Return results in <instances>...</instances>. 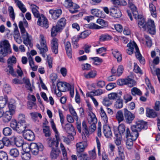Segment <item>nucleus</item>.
Masks as SVG:
<instances>
[{"mask_svg":"<svg viewBox=\"0 0 160 160\" xmlns=\"http://www.w3.org/2000/svg\"><path fill=\"white\" fill-rule=\"evenodd\" d=\"M50 123L52 128L55 133V136L56 138V140H55L54 139L50 138L47 139V141L49 147L52 148V149L55 148H57L58 146L59 141L60 140L59 135L53 120H51Z\"/></svg>","mask_w":160,"mask_h":160,"instance_id":"f257e3e1","label":"nucleus"},{"mask_svg":"<svg viewBox=\"0 0 160 160\" xmlns=\"http://www.w3.org/2000/svg\"><path fill=\"white\" fill-rule=\"evenodd\" d=\"M39 42L40 45L37 44L36 47L39 49L40 53L43 57H45L46 56L45 53L48 51V49L45 38L42 34L40 35Z\"/></svg>","mask_w":160,"mask_h":160,"instance_id":"f03ea898","label":"nucleus"},{"mask_svg":"<svg viewBox=\"0 0 160 160\" xmlns=\"http://www.w3.org/2000/svg\"><path fill=\"white\" fill-rule=\"evenodd\" d=\"M66 22V20L64 18H60L57 22L56 25L52 27L51 31V36H56L57 33L60 32L65 26Z\"/></svg>","mask_w":160,"mask_h":160,"instance_id":"7ed1b4c3","label":"nucleus"},{"mask_svg":"<svg viewBox=\"0 0 160 160\" xmlns=\"http://www.w3.org/2000/svg\"><path fill=\"white\" fill-rule=\"evenodd\" d=\"M10 45L8 41L4 40L0 42V55L3 57L6 56L8 52L10 51Z\"/></svg>","mask_w":160,"mask_h":160,"instance_id":"20e7f679","label":"nucleus"},{"mask_svg":"<svg viewBox=\"0 0 160 160\" xmlns=\"http://www.w3.org/2000/svg\"><path fill=\"white\" fill-rule=\"evenodd\" d=\"M90 117L88 119V122L90 125L89 127V133H92L96 128V124L97 122V119L95 115L92 112H90L88 114Z\"/></svg>","mask_w":160,"mask_h":160,"instance_id":"39448f33","label":"nucleus"},{"mask_svg":"<svg viewBox=\"0 0 160 160\" xmlns=\"http://www.w3.org/2000/svg\"><path fill=\"white\" fill-rule=\"evenodd\" d=\"M64 5V6L68 8L69 12L71 13H74L78 12V9L79 7L78 5L73 3L71 0H65Z\"/></svg>","mask_w":160,"mask_h":160,"instance_id":"423d86ee","label":"nucleus"},{"mask_svg":"<svg viewBox=\"0 0 160 160\" xmlns=\"http://www.w3.org/2000/svg\"><path fill=\"white\" fill-rule=\"evenodd\" d=\"M147 123L143 121H139L137 122L135 124L131 127L132 131L140 132L142 129H146L147 128Z\"/></svg>","mask_w":160,"mask_h":160,"instance_id":"0eeeda50","label":"nucleus"},{"mask_svg":"<svg viewBox=\"0 0 160 160\" xmlns=\"http://www.w3.org/2000/svg\"><path fill=\"white\" fill-rule=\"evenodd\" d=\"M145 28L148 30V33L152 35L156 33V30L154 21L151 19H148L145 23Z\"/></svg>","mask_w":160,"mask_h":160,"instance_id":"6e6552de","label":"nucleus"},{"mask_svg":"<svg viewBox=\"0 0 160 160\" xmlns=\"http://www.w3.org/2000/svg\"><path fill=\"white\" fill-rule=\"evenodd\" d=\"M43 148V145L41 143L37 144L35 143H32L29 146V148L31 152L34 155H37L39 151H42Z\"/></svg>","mask_w":160,"mask_h":160,"instance_id":"1a4fd4ad","label":"nucleus"},{"mask_svg":"<svg viewBox=\"0 0 160 160\" xmlns=\"http://www.w3.org/2000/svg\"><path fill=\"white\" fill-rule=\"evenodd\" d=\"M37 24L43 28H47L48 27V21L44 15L38 18Z\"/></svg>","mask_w":160,"mask_h":160,"instance_id":"9d476101","label":"nucleus"},{"mask_svg":"<svg viewBox=\"0 0 160 160\" xmlns=\"http://www.w3.org/2000/svg\"><path fill=\"white\" fill-rule=\"evenodd\" d=\"M124 113L126 122L128 123H131L135 118L134 115L132 113L126 108L124 109Z\"/></svg>","mask_w":160,"mask_h":160,"instance_id":"9b49d317","label":"nucleus"},{"mask_svg":"<svg viewBox=\"0 0 160 160\" xmlns=\"http://www.w3.org/2000/svg\"><path fill=\"white\" fill-rule=\"evenodd\" d=\"M87 146V142H81L77 143L76 144L77 149V155L78 156L79 154L84 153V151L85 147Z\"/></svg>","mask_w":160,"mask_h":160,"instance_id":"f8f14e48","label":"nucleus"},{"mask_svg":"<svg viewBox=\"0 0 160 160\" xmlns=\"http://www.w3.org/2000/svg\"><path fill=\"white\" fill-rule=\"evenodd\" d=\"M57 86L58 90L62 92L66 91L71 87V85L65 82H59L57 83Z\"/></svg>","mask_w":160,"mask_h":160,"instance_id":"ddd939ff","label":"nucleus"},{"mask_svg":"<svg viewBox=\"0 0 160 160\" xmlns=\"http://www.w3.org/2000/svg\"><path fill=\"white\" fill-rule=\"evenodd\" d=\"M110 13L111 16L115 18H119L122 15L120 10L118 8L114 7H112L110 8Z\"/></svg>","mask_w":160,"mask_h":160,"instance_id":"4468645a","label":"nucleus"},{"mask_svg":"<svg viewBox=\"0 0 160 160\" xmlns=\"http://www.w3.org/2000/svg\"><path fill=\"white\" fill-rule=\"evenodd\" d=\"M58 40L56 38H53L51 41V48L52 52L55 54L58 52Z\"/></svg>","mask_w":160,"mask_h":160,"instance_id":"2eb2a0df","label":"nucleus"},{"mask_svg":"<svg viewBox=\"0 0 160 160\" xmlns=\"http://www.w3.org/2000/svg\"><path fill=\"white\" fill-rule=\"evenodd\" d=\"M49 13L51 17L54 20L58 19L62 13V10L61 9L57 10L50 9L49 10Z\"/></svg>","mask_w":160,"mask_h":160,"instance_id":"dca6fc26","label":"nucleus"},{"mask_svg":"<svg viewBox=\"0 0 160 160\" xmlns=\"http://www.w3.org/2000/svg\"><path fill=\"white\" fill-rule=\"evenodd\" d=\"M25 138L29 141H32L35 138L34 133L30 130H27L23 133Z\"/></svg>","mask_w":160,"mask_h":160,"instance_id":"f3484780","label":"nucleus"},{"mask_svg":"<svg viewBox=\"0 0 160 160\" xmlns=\"http://www.w3.org/2000/svg\"><path fill=\"white\" fill-rule=\"evenodd\" d=\"M14 114L9 111H7L4 112L3 116V121L5 123L9 122L11 119L12 116Z\"/></svg>","mask_w":160,"mask_h":160,"instance_id":"a211bd4d","label":"nucleus"},{"mask_svg":"<svg viewBox=\"0 0 160 160\" xmlns=\"http://www.w3.org/2000/svg\"><path fill=\"white\" fill-rule=\"evenodd\" d=\"M127 47L128 48L126 51L127 53L129 55L132 54L133 52L134 49L137 47H138L136 43L134 42H130L127 45Z\"/></svg>","mask_w":160,"mask_h":160,"instance_id":"6ab92c4d","label":"nucleus"},{"mask_svg":"<svg viewBox=\"0 0 160 160\" xmlns=\"http://www.w3.org/2000/svg\"><path fill=\"white\" fill-rule=\"evenodd\" d=\"M103 132L104 136L107 138H110L112 135L110 127L105 123L103 126Z\"/></svg>","mask_w":160,"mask_h":160,"instance_id":"aec40b11","label":"nucleus"},{"mask_svg":"<svg viewBox=\"0 0 160 160\" xmlns=\"http://www.w3.org/2000/svg\"><path fill=\"white\" fill-rule=\"evenodd\" d=\"M137 136H132V138H126L127 139L126 141V144L127 148L128 149H131L133 147V141H135L137 139Z\"/></svg>","mask_w":160,"mask_h":160,"instance_id":"412c9836","label":"nucleus"},{"mask_svg":"<svg viewBox=\"0 0 160 160\" xmlns=\"http://www.w3.org/2000/svg\"><path fill=\"white\" fill-rule=\"evenodd\" d=\"M64 46L67 54L68 57L71 58L72 56L71 46L70 42L67 41L64 42Z\"/></svg>","mask_w":160,"mask_h":160,"instance_id":"4be33fe9","label":"nucleus"},{"mask_svg":"<svg viewBox=\"0 0 160 160\" xmlns=\"http://www.w3.org/2000/svg\"><path fill=\"white\" fill-rule=\"evenodd\" d=\"M28 126V124H24L18 123L16 129L15 130L18 133H20L25 132V129Z\"/></svg>","mask_w":160,"mask_h":160,"instance_id":"5701e85b","label":"nucleus"},{"mask_svg":"<svg viewBox=\"0 0 160 160\" xmlns=\"http://www.w3.org/2000/svg\"><path fill=\"white\" fill-rule=\"evenodd\" d=\"M135 51V53L136 58L138 59L141 64H144L145 63L144 59L140 54L138 47L136 48Z\"/></svg>","mask_w":160,"mask_h":160,"instance_id":"b1692460","label":"nucleus"},{"mask_svg":"<svg viewBox=\"0 0 160 160\" xmlns=\"http://www.w3.org/2000/svg\"><path fill=\"white\" fill-rule=\"evenodd\" d=\"M38 8L35 5L32 6V13L34 17L37 18H39L43 15V14L40 13L38 11Z\"/></svg>","mask_w":160,"mask_h":160,"instance_id":"393cba45","label":"nucleus"},{"mask_svg":"<svg viewBox=\"0 0 160 160\" xmlns=\"http://www.w3.org/2000/svg\"><path fill=\"white\" fill-rule=\"evenodd\" d=\"M112 53L114 57L117 59L118 62H120L122 60L121 54L116 49H112Z\"/></svg>","mask_w":160,"mask_h":160,"instance_id":"a878e982","label":"nucleus"},{"mask_svg":"<svg viewBox=\"0 0 160 160\" xmlns=\"http://www.w3.org/2000/svg\"><path fill=\"white\" fill-rule=\"evenodd\" d=\"M125 137L126 138H132V136H137V138L138 136L139 133L137 131L134 132L132 131V132L131 133L129 129L128 128H126V132Z\"/></svg>","mask_w":160,"mask_h":160,"instance_id":"bb28decb","label":"nucleus"},{"mask_svg":"<svg viewBox=\"0 0 160 160\" xmlns=\"http://www.w3.org/2000/svg\"><path fill=\"white\" fill-rule=\"evenodd\" d=\"M60 153V150L57 148H53L50 153V156L52 159H55L59 155Z\"/></svg>","mask_w":160,"mask_h":160,"instance_id":"cd10ccee","label":"nucleus"},{"mask_svg":"<svg viewBox=\"0 0 160 160\" xmlns=\"http://www.w3.org/2000/svg\"><path fill=\"white\" fill-rule=\"evenodd\" d=\"M149 7L151 15L153 18H156L157 16V13L156 7L152 3H149Z\"/></svg>","mask_w":160,"mask_h":160,"instance_id":"c85d7f7f","label":"nucleus"},{"mask_svg":"<svg viewBox=\"0 0 160 160\" xmlns=\"http://www.w3.org/2000/svg\"><path fill=\"white\" fill-rule=\"evenodd\" d=\"M16 103L15 100L13 99H11L9 102L8 107L9 110L13 113H15L16 109Z\"/></svg>","mask_w":160,"mask_h":160,"instance_id":"c756f323","label":"nucleus"},{"mask_svg":"<svg viewBox=\"0 0 160 160\" xmlns=\"http://www.w3.org/2000/svg\"><path fill=\"white\" fill-rule=\"evenodd\" d=\"M115 117L119 123L123 121L124 117L122 111L121 110L118 111L116 113Z\"/></svg>","mask_w":160,"mask_h":160,"instance_id":"7c9ffc66","label":"nucleus"},{"mask_svg":"<svg viewBox=\"0 0 160 160\" xmlns=\"http://www.w3.org/2000/svg\"><path fill=\"white\" fill-rule=\"evenodd\" d=\"M146 116L149 117L154 118L157 116V113L153 109L147 108L146 113Z\"/></svg>","mask_w":160,"mask_h":160,"instance_id":"2f4dec72","label":"nucleus"},{"mask_svg":"<svg viewBox=\"0 0 160 160\" xmlns=\"http://www.w3.org/2000/svg\"><path fill=\"white\" fill-rule=\"evenodd\" d=\"M5 71L7 72L8 74H11L14 77L17 76V74L13 69L12 65H8L7 68L5 69Z\"/></svg>","mask_w":160,"mask_h":160,"instance_id":"473e14b6","label":"nucleus"},{"mask_svg":"<svg viewBox=\"0 0 160 160\" xmlns=\"http://www.w3.org/2000/svg\"><path fill=\"white\" fill-rule=\"evenodd\" d=\"M115 129L117 130V128H114V134L116 136V138L115 140V142L117 145L119 146L121 143L122 138L121 136H118V132L115 131Z\"/></svg>","mask_w":160,"mask_h":160,"instance_id":"72a5a7b5","label":"nucleus"},{"mask_svg":"<svg viewBox=\"0 0 160 160\" xmlns=\"http://www.w3.org/2000/svg\"><path fill=\"white\" fill-rule=\"evenodd\" d=\"M100 114L101 117L102 119L104 121V123L106 124L108 122V118L106 115V114L103 110V108L102 107H101L100 108Z\"/></svg>","mask_w":160,"mask_h":160,"instance_id":"f704fd0d","label":"nucleus"},{"mask_svg":"<svg viewBox=\"0 0 160 160\" xmlns=\"http://www.w3.org/2000/svg\"><path fill=\"white\" fill-rule=\"evenodd\" d=\"M65 130L68 133L73 132L74 130V128L73 125L70 123H67L64 128Z\"/></svg>","mask_w":160,"mask_h":160,"instance_id":"c9c22d12","label":"nucleus"},{"mask_svg":"<svg viewBox=\"0 0 160 160\" xmlns=\"http://www.w3.org/2000/svg\"><path fill=\"white\" fill-rule=\"evenodd\" d=\"M18 123L20 124H28L26 121V119L25 115L23 114H20L19 115L18 117Z\"/></svg>","mask_w":160,"mask_h":160,"instance_id":"e433bc0d","label":"nucleus"},{"mask_svg":"<svg viewBox=\"0 0 160 160\" xmlns=\"http://www.w3.org/2000/svg\"><path fill=\"white\" fill-rule=\"evenodd\" d=\"M132 94L133 96L136 95L141 96L142 95V92L141 90L136 87H134L131 89Z\"/></svg>","mask_w":160,"mask_h":160,"instance_id":"4c0bfd02","label":"nucleus"},{"mask_svg":"<svg viewBox=\"0 0 160 160\" xmlns=\"http://www.w3.org/2000/svg\"><path fill=\"white\" fill-rule=\"evenodd\" d=\"M130 9L132 11L133 16L135 19L138 18V13L137 10V8L135 5L133 4L129 6Z\"/></svg>","mask_w":160,"mask_h":160,"instance_id":"58836bf2","label":"nucleus"},{"mask_svg":"<svg viewBox=\"0 0 160 160\" xmlns=\"http://www.w3.org/2000/svg\"><path fill=\"white\" fill-rule=\"evenodd\" d=\"M10 155L14 158L18 157L19 152L18 150L16 148H14L11 149L9 151Z\"/></svg>","mask_w":160,"mask_h":160,"instance_id":"ea45409f","label":"nucleus"},{"mask_svg":"<svg viewBox=\"0 0 160 160\" xmlns=\"http://www.w3.org/2000/svg\"><path fill=\"white\" fill-rule=\"evenodd\" d=\"M2 133L5 136H9L12 134V130L10 128L6 127L3 129Z\"/></svg>","mask_w":160,"mask_h":160,"instance_id":"a19ab883","label":"nucleus"},{"mask_svg":"<svg viewBox=\"0 0 160 160\" xmlns=\"http://www.w3.org/2000/svg\"><path fill=\"white\" fill-rule=\"evenodd\" d=\"M23 81L24 83L25 84L26 88L28 90H29L30 91H32V89L29 79L27 78H23Z\"/></svg>","mask_w":160,"mask_h":160,"instance_id":"79ce46f5","label":"nucleus"},{"mask_svg":"<svg viewBox=\"0 0 160 160\" xmlns=\"http://www.w3.org/2000/svg\"><path fill=\"white\" fill-rule=\"evenodd\" d=\"M43 132L46 137H50L51 135L50 128L49 126H44L43 128Z\"/></svg>","mask_w":160,"mask_h":160,"instance_id":"37998d69","label":"nucleus"},{"mask_svg":"<svg viewBox=\"0 0 160 160\" xmlns=\"http://www.w3.org/2000/svg\"><path fill=\"white\" fill-rule=\"evenodd\" d=\"M101 11L98 9H93L91 10V13L98 17H101Z\"/></svg>","mask_w":160,"mask_h":160,"instance_id":"c03bdc74","label":"nucleus"},{"mask_svg":"<svg viewBox=\"0 0 160 160\" xmlns=\"http://www.w3.org/2000/svg\"><path fill=\"white\" fill-rule=\"evenodd\" d=\"M3 91L7 94H9L11 92V88L10 86L8 84H5L3 86Z\"/></svg>","mask_w":160,"mask_h":160,"instance_id":"a18cd8bd","label":"nucleus"},{"mask_svg":"<svg viewBox=\"0 0 160 160\" xmlns=\"http://www.w3.org/2000/svg\"><path fill=\"white\" fill-rule=\"evenodd\" d=\"M126 79L128 80L127 83H126V85H128L129 87H132L136 84V82L134 80L130 78L129 77L126 78Z\"/></svg>","mask_w":160,"mask_h":160,"instance_id":"49530a36","label":"nucleus"},{"mask_svg":"<svg viewBox=\"0 0 160 160\" xmlns=\"http://www.w3.org/2000/svg\"><path fill=\"white\" fill-rule=\"evenodd\" d=\"M97 74L96 71H92L90 72L88 74H84V76L86 78H94Z\"/></svg>","mask_w":160,"mask_h":160,"instance_id":"de8ad7c7","label":"nucleus"},{"mask_svg":"<svg viewBox=\"0 0 160 160\" xmlns=\"http://www.w3.org/2000/svg\"><path fill=\"white\" fill-rule=\"evenodd\" d=\"M30 114L32 118L34 121H36L38 117L40 119H41L42 118L41 114L40 113H38L37 112H32L30 113Z\"/></svg>","mask_w":160,"mask_h":160,"instance_id":"09e8293b","label":"nucleus"},{"mask_svg":"<svg viewBox=\"0 0 160 160\" xmlns=\"http://www.w3.org/2000/svg\"><path fill=\"white\" fill-rule=\"evenodd\" d=\"M123 104V100L122 99H118L116 102L114 107L116 108L120 109L122 107Z\"/></svg>","mask_w":160,"mask_h":160,"instance_id":"8fccbe9b","label":"nucleus"},{"mask_svg":"<svg viewBox=\"0 0 160 160\" xmlns=\"http://www.w3.org/2000/svg\"><path fill=\"white\" fill-rule=\"evenodd\" d=\"M108 97L111 100L118 99L120 97V96H119L118 93L115 92H112L108 94Z\"/></svg>","mask_w":160,"mask_h":160,"instance_id":"3c124183","label":"nucleus"},{"mask_svg":"<svg viewBox=\"0 0 160 160\" xmlns=\"http://www.w3.org/2000/svg\"><path fill=\"white\" fill-rule=\"evenodd\" d=\"M118 130L120 135L122 134L126 130V127L123 124H121L119 125L118 128Z\"/></svg>","mask_w":160,"mask_h":160,"instance_id":"603ef678","label":"nucleus"},{"mask_svg":"<svg viewBox=\"0 0 160 160\" xmlns=\"http://www.w3.org/2000/svg\"><path fill=\"white\" fill-rule=\"evenodd\" d=\"M77 157L80 160H90V158L85 152L79 154Z\"/></svg>","mask_w":160,"mask_h":160,"instance_id":"864d4df0","label":"nucleus"},{"mask_svg":"<svg viewBox=\"0 0 160 160\" xmlns=\"http://www.w3.org/2000/svg\"><path fill=\"white\" fill-rule=\"evenodd\" d=\"M91 33L89 30L85 31L82 32L79 36V37L81 39H84L87 37Z\"/></svg>","mask_w":160,"mask_h":160,"instance_id":"5fc2aeb1","label":"nucleus"},{"mask_svg":"<svg viewBox=\"0 0 160 160\" xmlns=\"http://www.w3.org/2000/svg\"><path fill=\"white\" fill-rule=\"evenodd\" d=\"M145 82L148 88L151 91L152 93H154V90L152 86L150 80L148 78H146L145 79Z\"/></svg>","mask_w":160,"mask_h":160,"instance_id":"6e6d98bb","label":"nucleus"},{"mask_svg":"<svg viewBox=\"0 0 160 160\" xmlns=\"http://www.w3.org/2000/svg\"><path fill=\"white\" fill-rule=\"evenodd\" d=\"M111 100L108 98L106 97L104 98L102 101L103 104L106 106H108L112 104V102Z\"/></svg>","mask_w":160,"mask_h":160,"instance_id":"4d7b16f0","label":"nucleus"},{"mask_svg":"<svg viewBox=\"0 0 160 160\" xmlns=\"http://www.w3.org/2000/svg\"><path fill=\"white\" fill-rule=\"evenodd\" d=\"M7 98H3V97H0V108H3L6 104L7 102Z\"/></svg>","mask_w":160,"mask_h":160,"instance_id":"13d9d810","label":"nucleus"},{"mask_svg":"<svg viewBox=\"0 0 160 160\" xmlns=\"http://www.w3.org/2000/svg\"><path fill=\"white\" fill-rule=\"evenodd\" d=\"M69 110L71 114L73 116L74 118L75 119L77 120L78 119L77 114L72 107V106L69 107Z\"/></svg>","mask_w":160,"mask_h":160,"instance_id":"bf43d9fd","label":"nucleus"},{"mask_svg":"<svg viewBox=\"0 0 160 160\" xmlns=\"http://www.w3.org/2000/svg\"><path fill=\"white\" fill-rule=\"evenodd\" d=\"M82 130L84 133L87 136L89 135V132L88 130L86 123L85 121H83L82 122Z\"/></svg>","mask_w":160,"mask_h":160,"instance_id":"052dcab7","label":"nucleus"},{"mask_svg":"<svg viewBox=\"0 0 160 160\" xmlns=\"http://www.w3.org/2000/svg\"><path fill=\"white\" fill-rule=\"evenodd\" d=\"M118 152L119 156L122 158H125L124 154V148L122 146H120L118 147Z\"/></svg>","mask_w":160,"mask_h":160,"instance_id":"680f3d73","label":"nucleus"},{"mask_svg":"<svg viewBox=\"0 0 160 160\" xmlns=\"http://www.w3.org/2000/svg\"><path fill=\"white\" fill-rule=\"evenodd\" d=\"M88 28L91 29H99L102 28V27L99 26L94 23H90L88 25Z\"/></svg>","mask_w":160,"mask_h":160,"instance_id":"e2e57ef3","label":"nucleus"},{"mask_svg":"<svg viewBox=\"0 0 160 160\" xmlns=\"http://www.w3.org/2000/svg\"><path fill=\"white\" fill-rule=\"evenodd\" d=\"M151 72L154 75H157L159 82L160 83V69L159 68H156L154 71H152Z\"/></svg>","mask_w":160,"mask_h":160,"instance_id":"0e129e2a","label":"nucleus"},{"mask_svg":"<svg viewBox=\"0 0 160 160\" xmlns=\"http://www.w3.org/2000/svg\"><path fill=\"white\" fill-rule=\"evenodd\" d=\"M8 156L7 153L5 152H0V160H8Z\"/></svg>","mask_w":160,"mask_h":160,"instance_id":"69168bd1","label":"nucleus"},{"mask_svg":"<svg viewBox=\"0 0 160 160\" xmlns=\"http://www.w3.org/2000/svg\"><path fill=\"white\" fill-rule=\"evenodd\" d=\"M145 38L146 39V43L148 47L150 48L152 46V41L150 37L148 35H144Z\"/></svg>","mask_w":160,"mask_h":160,"instance_id":"338daca9","label":"nucleus"},{"mask_svg":"<svg viewBox=\"0 0 160 160\" xmlns=\"http://www.w3.org/2000/svg\"><path fill=\"white\" fill-rule=\"evenodd\" d=\"M21 157L23 160H30L31 156L29 153L26 152L22 154Z\"/></svg>","mask_w":160,"mask_h":160,"instance_id":"774afa93","label":"nucleus"}]
</instances>
